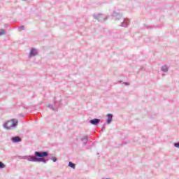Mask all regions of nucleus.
I'll list each match as a JSON object with an SVG mask.
<instances>
[{"label":"nucleus","mask_w":179,"mask_h":179,"mask_svg":"<svg viewBox=\"0 0 179 179\" xmlns=\"http://www.w3.org/2000/svg\"><path fill=\"white\" fill-rule=\"evenodd\" d=\"M17 124L19 122L16 120V119H11L10 120H8L5 123L3 124V127L7 131L12 129V128H16L17 127Z\"/></svg>","instance_id":"f257e3e1"},{"label":"nucleus","mask_w":179,"mask_h":179,"mask_svg":"<svg viewBox=\"0 0 179 179\" xmlns=\"http://www.w3.org/2000/svg\"><path fill=\"white\" fill-rule=\"evenodd\" d=\"M34 155L35 156L27 155L24 157H48V156H51V155L47 151H36Z\"/></svg>","instance_id":"f03ea898"},{"label":"nucleus","mask_w":179,"mask_h":179,"mask_svg":"<svg viewBox=\"0 0 179 179\" xmlns=\"http://www.w3.org/2000/svg\"><path fill=\"white\" fill-rule=\"evenodd\" d=\"M28 162H34V163H47L48 162V159L44 157H27Z\"/></svg>","instance_id":"7ed1b4c3"},{"label":"nucleus","mask_w":179,"mask_h":179,"mask_svg":"<svg viewBox=\"0 0 179 179\" xmlns=\"http://www.w3.org/2000/svg\"><path fill=\"white\" fill-rule=\"evenodd\" d=\"M112 17H114L115 20H120L122 17V12L120 8H115L112 13Z\"/></svg>","instance_id":"20e7f679"},{"label":"nucleus","mask_w":179,"mask_h":179,"mask_svg":"<svg viewBox=\"0 0 179 179\" xmlns=\"http://www.w3.org/2000/svg\"><path fill=\"white\" fill-rule=\"evenodd\" d=\"M93 17L96 20H98V22H106V20H107V17L103 14H94Z\"/></svg>","instance_id":"39448f33"},{"label":"nucleus","mask_w":179,"mask_h":179,"mask_svg":"<svg viewBox=\"0 0 179 179\" xmlns=\"http://www.w3.org/2000/svg\"><path fill=\"white\" fill-rule=\"evenodd\" d=\"M129 23H131V20L128 18H124L120 26H121V27H128V26H129Z\"/></svg>","instance_id":"423d86ee"},{"label":"nucleus","mask_w":179,"mask_h":179,"mask_svg":"<svg viewBox=\"0 0 179 179\" xmlns=\"http://www.w3.org/2000/svg\"><path fill=\"white\" fill-rule=\"evenodd\" d=\"M11 141L13 143H19V142H22V138L19 136H13L11 138Z\"/></svg>","instance_id":"0eeeda50"},{"label":"nucleus","mask_w":179,"mask_h":179,"mask_svg":"<svg viewBox=\"0 0 179 179\" xmlns=\"http://www.w3.org/2000/svg\"><path fill=\"white\" fill-rule=\"evenodd\" d=\"M37 54H38V52L37 51V50L36 48H32L30 50L29 57V58H31V57H36Z\"/></svg>","instance_id":"6e6552de"},{"label":"nucleus","mask_w":179,"mask_h":179,"mask_svg":"<svg viewBox=\"0 0 179 179\" xmlns=\"http://www.w3.org/2000/svg\"><path fill=\"white\" fill-rule=\"evenodd\" d=\"M100 121H101L100 119L94 118L90 120V124H91L92 125L97 126L99 125V124H100Z\"/></svg>","instance_id":"1a4fd4ad"},{"label":"nucleus","mask_w":179,"mask_h":179,"mask_svg":"<svg viewBox=\"0 0 179 179\" xmlns=\"http://www.w3.org/2000/svg\"><path fill=\"white\" fill-rule=\"evenodd\" d=\"M107 117V120H106V124H111V122H113V117H114V115L111 114V113H108L106 115Z\"/></svg>","instance_id":"9d476101"},{"label":"nucleus","mask_w":179,"mask_h":179,"mask_svg":"<svg viewBox=\"0 0 179 179\" xmlns=\"http://www.w3.org/2000/svg\"><path fill=\"white\" fill-rule=\"evenodd\" d=\"M54 104L56 108H58L59 107H61V106H62V103L61 101H55Z\"/></svg>","instance_id":"9b49d317"},{"label":"nucleus","mask_w":179,"mask_h":179,"mask_svg":"<svg viewBox=\"0 0 179 179\" xmlns=\"http://www.w3.org/2000/svg\"><path fill=\"white\" fill-rule=\"evenodd\" d=\"M82 142H83V143L86 144L87 143V141H89V136H85L84 137H83L81 138Z\"/></svg>","instance_id":"f8f14e48"},{"label":"nucleus","mask_w":179,"mask_h":179,"mask_svg":"<svg viewBox=\"0 0 179 179\" xmlns=\"http://www.w3.org/2000/svg\"><path fill=\"white\" fill-rule=\"evenodd\" d=\"M161 69L162 72H164V73L169 72V67L167 66V65L163 66Z\"/></svg>","instance_id":"ddd939ff"},{"label":"nucleus","mask_w":179,"mask_h":179,"mask_svg":"<svg viewBox=\"0 0 179 179\" xmlns=\"http://www.w3.org/2000/svg\"><path fill=\"white\" fill-rule=\"evenodd\" d=\"M69 167H71V169L75 170V169H76V165L75 164H73L72 162H69Z\"/></svg>","instance_id":"4468645a"},{"label":"nucleus","mask_w":179,"mask_h":179,"mask_svg":"<svg viewBox=\"0 0 179 179\" xmlns=\"http://www.w3.org/2000/svg\"><path fill=\"white\" fill-rule=\"evenodd\" d=\"M4 34H6V29H0V36H3Z\"/></svg>","instance_id":"2eb2a0df"},{"label":"nucleus","mask_w":179,"mask_h":179,"mask_svg":"<svg viewBox=\"0 0 179 179\" xmlns=\"http://www.w3.org/2000/svg\"><path fill=\"white\" fill-rule=\"evenodd\" d=\"M5 167H6V165H5L2 162H0V169H5Z\"/></svg>","instance_id":"dca6fc26"},{"label":"nucleus","mask_w":179,"mask_h":179,"mask_svg":"<svg viewBox=\"0 0 179 179\" xmlns=\"http://www.w3.org/2000/svg\"><path fill=\"white\" fill-rule=\"evenodd\" d=\"M24 25L20 26L18 27V31H22V30H24Z\"/></svg>","instance_id":"f3484780"},{"label":"nucleus","mask_w":179,"mask_h":179,"mask_svg":"<svg viewBox=\"0 0 179 179\" xmlns=\"http://www.w3.org/2000/svg\"><path fill=\"white\" fill-rule=\"evenodd\" d=\"M48 108H50V110L55 111V108H54V106L52 104H49Z\"/></svg>","instance_id":"a211bd4d"},{"label":"nucleus","mask_w":179,"mask_h":179,"mask_svg":"<svg viewBox=\"0 0 179 179\" xmlns=\"http://www.w3.org/2000/svg\"><path fill=\"white\" fill-rule=\"evenodd\" d=\"M106 123L103 124L102 128L101 129V132H103L106 129Z\"/></svg>","instance_id":"6ab92c4d"},{"label":"nucleus","mask_w":179,"mask_h":179,"mask_svg":"<svg viewBox=\"0 0 179 179\" xmlns=\"http://www.w3.org/2000/svg\"><path fill=\"white\" fill-rule=\"evenodd\" d=\"M173 146H175V148H177L178 149H179V142L175 143L173 144Z\"/></svg>","instance_id":"aec40b11"},{"label":"nucleus","mask_w":179,"mask_h":179,"mask_svg":"<svg viewBox=\"0 0 179 179\" xmlns=\"http://www.w3.org/2000/svg\"><path fill=\"white\" fill-rule=\"evenodd\" d=\"M52 162H54V163H55V162H57V157H53V158H52Z\"/></svg>","instance_id":"412c9836"},{"label":"nucleus","mask_w":179,"mask_h":179,"mask_svg":"<svg viewBox=\"0 0 179 179\" xmlns=\"http://www.w3.org/2000/svg\"><path fill=\"white\" fill-rule=\"evenodd\" d=\"M123 83H124V85H125V86H129V83H128V82H124Z\"/></svg>","instance_id":"4be33fe9"},{"label":"nucleus","mask_w":179,"mask_h":179,"mask_svg":"<svg viewBox=\"0 0 179 179\" xmlns=\"http://www.w3.org/2000/svg\"><path fill=\"white\" fill-rule=\"evenodd\" d=\"M52 157H55V156H52Z\"/></svg>","instance_id":"5701e85b"},{"label":"nucleus","mask_w":179,"mask_h":179,"mask_svg":"<svg viewBox=\"0 0 179 179\" xmlns=\"http://www.w3.org/2000/svg\"><path fill=\"white\" fill-rule=\"evenodd\" d=\"M22 1H27V0H22Z\"/></svg>","instance_id":"b1692460"}]
</instances>
